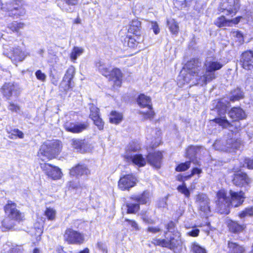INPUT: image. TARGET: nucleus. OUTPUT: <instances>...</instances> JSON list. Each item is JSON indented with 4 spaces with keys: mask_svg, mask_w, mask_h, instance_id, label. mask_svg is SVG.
Masks as SVG:
<instances>
[{
    "mask_svg": "<svg viewBox=\"0 0 253 253\" xmlns=\"http://www.w3.org/2000/svg\"><path fill=\"white\" fill-rule=\"evenodd\" d=\"M222 66L223 64H208L205 73L201 75L203 69L198 64H184L179 75L177 84L180 87L190 83L193 85H206L216 78L215 71L221 69Z\"/></svg>",
    "mask_w": 253,
    "mask_h": 253,
    "instance_id": "1",
    "label": "nucleus"
},
{
    "mask_svg": "<svg viewBox=\"0 0 253 253\" xmlns=\"http://www.w3.org/2000/svg\"><path fill=\"white\" fill-rule=\"evenodd\" d=\"M228 194L225 188L220 189L216 193L215 206L220 214H228L231 206L237 208L242 206L246 198L242 190L235 191L230 189Z\"/></svg>",
    "mask_w": 253,
    "mask_h": 253,
    "instance_id": "2",
    "label": "nucleus"
},
{
    "mask_svg": "<svg viewBox=\"0 0 253 253\" xmlns=\"http://www.w3.org/2000/svg\"><path fill=\"white\" fill-rule=\"evenodd\" d=\"M62 147V143L59 139L47 140L40 146L38 155L45 158L48 161L51 160L61 153Z\"/></svg>",
    "mask_w": 253,
    "mask_h": 253,
    "instance_id": "3",
    "label": "nucleus"
},
{
    "mask_svg": "<svg viewBox=\"0 0 253 253\" xmlns=\"http://www.w3.org/2000/svg\"><path fill=\"white\" fill-rule=\"evenodd\" d=\"M129 199L135 202L126 203L124 206L126 208L127 214H136L140 210V205H149L151 202V195L150 192L145 190L138 195H132Z\"/></svg>",
    "mask_w": 253,
    "mask_h": 253,
    "instance_id": "4",
    "label": "nucleus"
},
{
    "mask_svg": "<svg viewBox=\"0 0 253 253\" xmlns=\"http://www.w3.org/2000/svg\"><path fill=\"white\" fill-rule=\"evenodd\" d=\"M177 235L170 236L169 238L160 239L154 238L151 243L155 246H160L162 248H166L174 252L179 253L183 248V242L182 240L181 234L177 232Z\"/></svg>",
    "mask_w": 253,
    "mask_h": 253,
    "instance_id": "5",
    "label": "nucleus"
},
{
    "mask_svg": "<svg viewBox=\"0 0 253 253\" xmlns=\"http://www.w3.org/2000/svg\"><path fill=\"white\" fill-rule=\"evenodd\" d=\"M3 11L7 12V15L14 18H19L23 16L26 13V10L22 1L14 0L6 2L1 7Z\"/></svg>",
    "mask_w": 253,
    "mask_h": 253,
    "instance_id": "6",
    "label": "nucleus"
},
{
    "mask_svg": "<svg viewBox=\"0 0 253 253\" xmlns=\"http://www.w3.org/2000/svg\"><path fill=\"white\" fill-rule=\"evenodd\" d=\"M3 53L12 61L15 62H22L29 55V53L27 50L22 51L18 47L14 48L6 44L3 45Z\"/></svg>",
    "mask_w": 253,
    "mask_h": 253,
    "instance_id": "7",
    "label": "nucleus"
},
{
    "mask_svg": "<svg viewBox=\"0 0 253 253\" xmlns=\"http://www.w3.org/2000/svg\"><path fill=\"white\" fill-rule=\"evenodd\" d=\"M75 75V69L71 65L67 70L60 84V90L64 94L72 91L74 86L73 78Z\"/></svg>",
    "mask_w": 253,
    "mask_h": 253,
    "instance_id": "8",
    "label": "nucleus"
},
{
    "mask_svg": "<svg viewBox=\"0 0 253 253\" xmlns=\"http://www.w3.org/2000/svg\"><path fill=\"white\" fill-rule=\"evenodd\" d=\"M232 170L234 173L232 176L231 181L235 186L239 188L250 186L252 180L247 172L242 171L239 168H233Z\"/></svg>",
    "mask_w": 253,
    "mask_h": 253,
    "instance_id": "9",
    "label": "nucleus"
},
{
    "mask_svg": "<svg viewBox=\"0 0 253 253\" xmlns=\"http://www.w3.org/2000/svg\"><path fill=\"white\" fill-rule=\"evenodd\" d=\"M3 211L7 217L13 220L20 222L25 219L24 214L17 209V204L12 201H7L3 207Z\"/></svg>",
    "mask_w": 253,
    "mask_h": 253,
    "instance_id": "10",
    "label": "nucleus"
},
{
    "mask_svg": "<svg viewBox=\"0 0 253 253\" xmlns=\"http://www.w3.org/2000/svg\"><path fill=\"white\" fill-rule=\"evenodd\" d=\"M63 239L68 245H81L84 242V236L80 232L67 228L63 234Z\"/></svg>",
    "mask_w": 253,
    "mask_h": 253,
    "instance_id": "11",
    "label": "nucleus"
},
{
    "mask_svg": "<svg viewBox=\"0 0 253 253\" xmlns=\"http://www.w3.org/2000/svg\"><path fill=\"white\" fill-rule=\"evenodd\" d=\"M40 166L47 177L53 180H59L63 176L61 169L57 166L47 163L40 164Z\"/></svg>",
    "mask_w": 253,
    "mask_h": 253,
    "instance_id": "12",
    "label": "nucleus"
},
{
    "mask_svg": "<svg viewBox=\"0 0 253 253\" xmlns=\"http://www.w3.org/2000/svg\"><path fill=\"white\" fill-rule=\"evenodd\" d=\"M63 126L67 132L72 133H80L87 129L89 123L87 121L79 123L70 117L64 122Z\"/></svg>",
    "mask_w": 253,
    "mask_h": 253,
    "instance_id": "13",
    "label": "nucleus"
},
{
    "mask_svg": "<svg viewBox=\"0 0 253 253\" xmlns=\"http://www.w3.org/2000/svg\"><path fill=\"white\" fill-rule=\"evenodd\" d=\"M240 7L239 0H227V1L219 5L218 10L220 13H223L226 16L233 17L235 15Z\"/></svg>",
    "mask_w": 253,
    "mask_h": 253,
    "instance_id": "14",
    "label": "nucleus"
},
{
    "mask_svg": "<svg viewBox=\"0 0 253 253\" xmlns=\"http://www.w3.org/2000/svg\"><path fill=\"white\" fill-rule=\"evenodd\" d=\"M163 159V151L157 150L149 152L146 155L147 163L153 169H156L161 168Z\"/></svg>",
    "mask_w": 253,
    "mask_h": 253,
    "instance_id": "15",
    "label": "nucleus"
},
{
    "mask_svg": "<svg viewBox=\"0 0 253 253\" xmlns=\"http://www.w3.org/2000/svg\"><path fill=\"white\" fill-rule=\"evenodd\" d=\"M136 185V178L130 173L121 176L118 182V187L122 191H129Z\"/></svg>",
    "mask_w": 253,
    "mask_h": 253,
    "instance_id": "16",
    "label": "nucleus"
},
{
    "mask_svg": "<svg viewBox=\"0 0 253 253\" xmlns=\"http://www.w3.org/2000/svg\"><path fill=\"white\" fill-rule=\"evenodd\" d=\"M91 171L88 166L83 163H79L69 169V174L71 177L79 178L82 176H88Z\"/></svg>",
    "mask_w": 253,
    "mask_h": 253,
    "instance_id": "17",
    "label": "nucleus"
},
{
    "mask_svg": "<svg viewBox=\"0 0 253 253\" xmlns=\"http://www.w3.org/2000/svg\"><path fill=\"white\" fill-rule=\"evenodd\" d=\"M108 80L113 82L112 88L118 89L122 86L123 73L119 68H114L112 69V72H111Z\"/></svg>",
    "mask_w": 253,
    "mask_h": 253,
    "instance_id": "18",
    "label": "nucleus"
},
{
    "mask_svg": "<svg viewBox=\"0 0 253 253\" xmlns=\"http://www.w3.org/2000/svg\"><path fill=\"white\" fill-rule=\"evenodd\" d=\"M124 158L127 163H131L139 168L144 167L147 163L146 157H144L141 154H126Z\"/></svg>",
    "mask_w": 253,
    "mask_h": 253,
    "instance_id": "19",
    "label": "nucleus"
},
{
    "mask_svg": "<svg viewBox=\"0 0 253 253\" xmlns=\"http://www.w3.org/2000/svg\"><path fill=\"white\" fill-rule=\"evenodd\" d=\"M196 202L199 205V210L205 213L211 212L210 200L208 196L204 193H199L196 197Z\"/></svg>",
    "mask_w": 253,
    "mask_h": 253,
    "instance_id": "20",
    "label": "nucleus"
},
{
    "mask_svg": "<svg viewBox=\"0 0 253 253\" xmlns=\"http://www.w3.org/2000/svg\"><path fill=\"white\" fill-rule=\"evenodd\" d=\"M71 145L74 149L81 153L86 152L89 148L88 143L85 139L73 138Z\"/></svg>",
    "mask_w": 253,
    "mask_h": 253,
    "instance_id": "21",
    "label": "nucleus"
},
{
    "mask_svg": "<svg viewBox=\"0 0 253 253\" xmlns=\"http://www.w3.org/2000/svg\"><path fill=\"white\" fill-rule=\"evenodd\" d=\"M228 230L232 233L238 234L243 232L246 229V225L240 224L238 221L229 220L227 222Z\"/></svg>",
    "mask_w": 253,
    "mask_h": 253,
    "instance_id": "22",
    "label": "nucleus"
},
{
    "mask_svg": "<svg viewBox=\"0 0 253 253\" xmlns=\"http://www.w3.org/2000/svg\"><path fill=\"white\" fill-rule=\"evenodd\" d=\"M229 116L235 121L242 120L246 118L245 112L240 107L231 108L229 112Z\"/></svg>",
    "mask_w": 253,
    "mask_h": 253,
    "instance_id": "23",
    "label": "nucleus"
},
{
    "mask_svg": "<svg viewBox=\"0 0 253 253\" xmlns=\"http://www.w3.org/2000/svg\"><path fill=\"white\" fill-rule=\"evenodd\" d=\"M0 89L3 96L8 99L16 91L15 85L10 82L4 83Z\"/></svg>",
    "mask_w": 253,
    "mask_h": 253,
    "instance_id": "24",
    "label": "nucleus"
},
{
    "mask_svg": "<svg viewBox=\"0 0 253 253\" xmlns=\"http://www.w3.org/2000/svg\"><path fill=\"white\" fill-rule=\"evenodd\" d=\"M108 119L110 123L118 125L124 120V115L117 110H111L108 114Z\"/></svg>",
    "mask_w": 253,
    "mask_h": 253,
    "instance_id": "25",
    "label": "nucleus"
},
{
    "mask_svg": "<svg viewBox=\"0 0 253 253\" xmlns=\"http://www.w3.org/2000/svg\"><path fill=\"white\" fill-rule=\"evenodd\" d=\"M136 102L141 108H145L148 106L151 108V105H152L151 97L144 93H140L138 95L136 98Z\"/></svg>",
    "mask_w": 253,
    "mask_h": 253,
    "instance_id": "26",
    "label": "nucleus"
},
{
    "mask_svg": "<svg viewBox=\"0 0 253 253\" xmlns=\"http://www.w3.org/2000/svg\"><path fill=\"white\" fill-rule=\"evenodd\" d=\"M141 22L137 19H133L130 22L128 32L132 34L138 38L141 35Z\"/></svg>",
    "mask_w": 253,
    "mask_h": 253,
    "instance_id": "27",
    "label": "nucleus"
},
{
    "mask_svg": "<svg viewBox=\"0 0 253 253\" xmlns=\"http://www.w3.org/2000/svg\"><path fill=\"white\" fill-rule=\"evenodd\" d=\"M227 247L232 253H245L246 250L243 245L231 240L227 241Z\"/></svg>",
    "mask_w": 253,
    "mask_h": 253,
    "instance_id": "28",
    "label": "nucleus"
},
{
    "mask_svg": "<svg viewBox=\"0 0 253 253\" xmlns=\"http://www.w3.org/2000/svg\"><path fill=\"white\" fill-rule=\"evenodd\" d=\"M140 36H138L137 38L134 35L133 36L127 35L125 39L124 45L125 46H127L130 48H133L140 42Z\"/></svg>",
    "mask_w": 253,
    "mask_h": 253,
    "instance_id": "29",
    "label": "nucleus"
},
{
    "mask_svg": "<svg viewBox=\"0 0 253 253\" xmlns=\"http://www.w3.org/2000/svg\"><path fill=\"white\" fill-rule=\"evenodd\" d=\"M231 36L237 45H241L244 42L243 34L239 31L232 30L231 32Z\"/></svg>",
    "mask_w": 253,
    "mask_h": 253,
    "instance_id": "30",
    "label": "nucleus"
},
{
    "mask_svg": "<svg viewBox=\"0 0 253 253\" xmlns=\"http://www.w3.org/2000/svg\"><path fill=\"white\" fill-rule=\"evenodd\" d=\"M251 41L253 42V39ZM240 62L242 63H253V51L247 50L243 52L241 56Z\"/></svg>",
    "mask_w": 253,
    "mask_h": 253,
    "instance_id": "31",
    "label": "nucleus"
},
{
    "mask_svg": "<svg viewBox=\"0 0 253 253\" xmlns=\"http://www.w3.org/2000/svg\"><path fill=\"white\" fill-rule=\"evenodd\" d=\"M197 154V149L195 146L190 145L188 146L185 151L184 156L188 159L191 162L196 158Z\"/></svg>",
    "mask_w": 253,
    "mask_h": 253,
    "instance_id": "32",
    "label": "nucleus"
},
{
    "mask_svg": "<svg viewBox=\"0 0 253 253\" xmlns=\"http://www.w3.org/2000/svg\"><path fill=\"white\" fill-rule=\"evenodd\" d=\"M216 124L221 126L222 128H227L232 126L230 122L226 119V117H217L211 120Z\"/></svg>",
    "mask_w": 253,
    "mask_h": 253,
    "instance_id": "33",
    "label": "nucleus"
},
{
    "mask_svg": "<svg viewBox=\"0 0 253 253\" xmlns=\"http://www.w3.org/2000/svg\"><path fill=\"white\" fill-rule=\"evenodd\" d=\"M141 220L146 224H154L155 223V220L151 218L149 215L148 210H143L140 213Z\"/></svg>",
    "mask_w": 253,
    "mask_h": 253,
    "instance_id": "34",
    "label": "nucleus"
},
{
    "mask_svg": "<svg viewBox=\"0 0 253 253\" xmlns=\"http://www.w3.org/2000/svg\"><path fill=\"white\" fill-rule=\"evenodd\" d=\"M214 24L219 28L230 26L231 21L225 18L222 15L218 17L214 22Z\"/></svg>",
    "mask_w": 253,
    "mask_h": 253,
    "instance_id": "35",
    "label": "nucleus"
},
{
    "mask_svg": "<svg viewBox=\"0 0 253 253\" xmlns=\"http://www.w3.org/2000/svg\"><path fill=\"white\" fill-rule=\"evenodd\" d=\"M146 108L148 109L147 111H141L139 113L143 116L144 120H152L155 116V112L153 109V105H151V108L149 106Z\"/></svg>",
    "mask_w": 253,
    "mask_h": 253,
    "instance_id": "36",
    "label": "nucleus"
},
{
    "mask_svg": "<svg viewBox=\"0 0 253 253\" xmlns=\"http://www.w3.org/2000/svg\"><path fill=\"white\" fill-rule=\"evenodd\" d=\"M43 214L48 220L53 221L56 218V211L53 208L47 207L45 208Z\"/></svg>",
    "mask_w": 253,
    "mask_h": 253,
    "instance_id": "37",
    "label": "nucleus"
},
{
    "mask_svg": "<svg viewBox=\"0 0 253 253\" xmlns=\"http://www.w3.org/2000/svg\"><path fill=\"white\" fill-rule=\"evenodd\" d=\"M84 51V49L83 47L74 46L70 55L72 62H75L77 58L83 53Z\"/></svg>",
    "mask_w": 253,
    "mask_h": 253,
    "instance_id": "38",
    "label": "nucleus"
},
{
    "mask_svg": "<svg viewBox=\"0 0 253 253\" xmlns=\"http://www.w3.org/2000/svg\"><path fill=\"white\" fill-rule=\"evenodd\" d=\"M25 26L23 22H14L9 24L7 27L13 32L19 33L20 30L24 29Z\"/></svg>",
    "mask_w": 253,
    "mask_h": 253,
    "instance_id": "39",
    "label": "nucleus"
},
{
    "mask_svg": "<svg viewBox=\"0 0 253 253\" xmlns=\"http://www.w3.org/2000/svg\"><path fill=\"white\" fill-rule=\"evenodd\" d=\"M167 24L171 33L173 34H177L178 33L179 31L178 25L173 19H168Z\"/></svg>",
    "mask_w": 253,
    "mask_h": 253,
    "instance_id": "40",
    "label": "nucleus"
},
{
    "mask_svg": "<svg viewBox=\"0 0 253 253\" xmlns=\"http://www.w3.org/2000/svg\"><path fill=\"white\" fill-rule=\"evenodd\" d=\"M191 164V161L180 163L176 166L175 170L179 172L186 171L190 168Z\"/></svg>",
    "mask_w": 253,
    "mask_h": 253,
    "instance_id": "41",
    "label": "nucleus"
},
{
    "mask_svg": "<svg viewBox=\"0 0 253 253\" xmlns=\"http://www.w3.org/2000/svg\"><path fill=\"white\" fill-rule=\"evenodd\" d=\"M9 138L10 139H16L19 138L22 139L24 137L23 132L18 128H14L8 132Z\"/></svg>",
    "mask_w": 253,
    "mask_h": 253,
    "instance_id": "42",
    "label": "nucleus"
},
{
    "mask_svg": "<svg viewBox=\"0 0 253 253\" xmlns=\"http://www.w3.org/2000/svg\"><path fill=\"white\" fill-rule=\"evenodd\" d=\"M89 118L91 120L100 116L99 109L94 105L91 104L89 107Z\"/></svg>",
    "mask_w": 253,
    "mask_h": 253,
    "instance_id": "43",
    "label": "nucleus"
},
{
    "mask_svg": "<svg viewBox=\"0 0 253 253\" xmlns=\"http://www.w3.org/2000/svg\"><path fill=\"white\" fill-rule=\"evenodd\" d=\"M240 218H244L246 216H253V206H249L245 208L243 210L238 213Z\"/></svg>",
    "mask_w": 253,
    "mask_h": 253,
    "instance_id": "44",
    "label": "nucleus"
},
{
    "mask_svg": "<svg viewBox=\"0 0 253 253\" xmlns=\"http://www.w3.org/2000/svg\"><path fill=\"white\" fill-rule=\"evenodd\" d=\"M176 189L179 193L184 195L186 198H189L190 197V191L189 188H187L186 183H182L179 185Z\"/></svg>",
    "mask_w": 253,
    "mask_h": 253,
    "instance_id": "45",
    "label": "nucleus"
},
{
    "mask_svg": "<svg viewBox=\"0 0 253 253\" xmlns=\"http://www.w3.org/2000/svg\"><path fill=\"white\" fill-rule=\"evenodd\" d=\"M12 220V219H11V218L9 217L3 218L1 221V227L5 230H9L11 229L14 225L11 221Z\"/></svg>",
    "mask_w": 253,
    "mask_h": 253,
    "instance_id": "46",
    "label": "nucleus"
},
{
    "mask_svg": "<svg viewBox=\"0 0 253 253\" xmlns=\"http://www.w3.org/2000/svg\"><path fill=\"white\" fill-rule=\"evenodd\" d=\"M191 251L193 253H207L206 249L196 242L192 243Z\"/></svg>",
    "mask_w": 253,
    "mask_h": 253,
    "instance_id": "47",
    "label": "nucleus"
},
{
    "mask_svg": "<svg viewBox=\"0 0 253 253\" xmlns=\"http://www.w3.org/2000/svg\"><path fill=\"white\" fill-rule=\"evenodd\" d=\"M93 124L96 126L99 130H103L104 128L105 123L101 117H97L92 120Z\"/></svg>",
    "mask_w": 253,
    "mask_h": 253,
    "instance_id": "48",
    "label": "nucleus"
},
{
    "mask_svg": "<svg viewBox=\"0 0 253 253\" xmlns=\"http://www.w3.org/2000/svg\"><path fill=\"white\" fill-rule=\"evenodd\" d=\"M124 221L127 223V225H129L135 231H138L140 229L139 225L137 222L134 219H130L128 218H125Z\"/></svg>",
    "mask_w": 253,
    "mask_h": 253,
    "instance_id": "49",
    "label": "nucleus"
},
{
    "mask_svg": "<svg viewBox=\"0 0 253 253\" xmlns=\"http://www.w3.org/2000/svg\"><path fill=\"white\" fill-rule=\"evenodd\" d=\"M176 223L172 220L169 221L166 225V231L165 232L164 234L166 235L169 231L174 230L176 228Z\"/></svg>",
    "mask_w": 253,
    "mask_h": 253,
    "instance_id": "50",
    "label": "nucleus"
},
{
    "mask_svg": "<svg viewBox=\"0 0 253 253\" xmlns=\"http://www.w3.org/2000/svg\"><path fill=\"white\" fill-rule=\"evenodd\" d=\"M190 178V175L189 174L184 175L183 174L179 173L176 176V180L182 183H185V181Z\"/></svg>",
    "mask_w": 253,
    "mask_h": 253,
    "instance_id": "51",
    "label": "nucleus"
},
{
    "mask_svg": "<svg viewBox=\"0 0 253 253\" xmlns=\"http://www.w3.org/2000/svg\"><path fill=\"white\" fill-rule=\"evenodd\" d=\"M244 93L242 91H240L236 94L233 95L230 97L229 100L231 102H235L236 101H238L240 99H242L244 98Z\"/></svg>",
    "mask_w": 253,
    "mask_h": 253,
    "instance_id": "52",
    "label": "nucleus"
},
{
    "mask_svg": "<svg viewBox=\"0 0 253 253\" xmlns=\"http://www.w3.org/2000/svg\"><path fill=\"white\" fill-rule=\"evenodd\" d=\"M37 224V223H36L34 224V228L36 230V231L39 234L38 236L36 238V240H37V242H39L41 240V236L43 233V226L41 225L40 226H36Z\"/></svg>",
    "mask_w": 253,
    "mask_h": 253,
    "instance_id": "53",
    "label": "nucleus"
},
{
    "mask_svg": "<svg viewBox=\"0 0 253 253\" xmlns=\"http://www.w3.org/2000/svg\"><path fill=\"white\" fill-rule=\"evenodd\" d=\"M244 163L248 169H253V157L245 158Z\"/></svg>",
    "mask_w": 253,
    "mask_h": 253,
    "instance_id": "54",
    "label": "nucleus"
},
{
    "mask_svg": "<svg viewBox=\"0 0 253 253\" xmlns=\"http://www.w3.org/2000/svg\"><path fill=\"white\" fill-rule=\"evenodd\" d=\"M96 247L102 252V253H108V250L105 245L102 242H97L96 243Z\"/></svg>",
    "mask_w": 253,
    "mask_h": 253,
    "instance_id": "55",
    "label": "nucleus"
},
{
    "mask_svg": "<svg viewBox=\"0 0 253 253\" xmlns=\"http://www.w3.org/2000/svg\"><path fill=\"white\" fill-rule=\"evenodd\" d=\"M146 230L147 232L153 234H156L161 231V229L158 226H148Z\"/></svg>",
    "mask_w": 253,
    "mask_h": 253,
    "instance_id": "56",
    "label": "nucleus"
},
{
    "mask_svg": "<svg viewBox=\"0 0 253 253\" xmlns=\"http://www.w3.org/2000/svg\"><path fill=\"white\" fill-rule=\"evenodd\" d=\"M35 75L38 80L42 82H44L45 81L46 76L44 73H42L41 70H37L35 73Z\"/></svg>",
    "mask_w": 253,
    "mask_h": 253,
    "instance_id": "57",
    "label": "nucleus"
},
{
    "mask_svg": "<svg viewBox=\"0 0 253 253\" xmlns=\"http://www.w3.org/2000/svg\"><path fill=\"white\" fill-rule=\"evenodd\" d=\"M8 109L12 112H17L19 110L20 107L18 105L14 104L12 102H10L9 104Z\"/></svg>",
    "mask_w": 253,
    "mask_h": 253,
    "instance_id": "58",
    "label": "nucleus"
},
{
    "mask_svg": "<svg viewBox=\"0 0 253 253\" xmlns=\"http://www.w3.org/2000/svg\"><path fill=\"white\" fill-rule=\"evenodd\" d=\"M100 73L105 77H109L111 72H112V70H110L109 68L106 67H102L99 69Z\"/></svg>",
    "mask_w": 253,
    "mask_h": 253,
    "instance_id": "59",
    "label": "nucleus"
},
{
    "mask_svg": "<svg viewBox=\"0 0 253 253\" xmlns=\"http://www.w3.org/2000/svg\"><path fill=\"white\" fill-rule=\"evenodd\" d=\"M200 230L198 228H194L187 233V235L192 237H197L199 235Z\"/></svg>",
    "mask_w": 253,
    "mask_h": 253,
    "instance_id": "60",
    "label": "nucleus"
},
{
    "mask_svg": "<svg viewBox=\"0 0 253 253\" xmlns=\"http://www.w3.org/2000/svg\"><path fill=\"white\" fill-rule=\"evenodd\" d=\"M202 172L201 169L198 168H193L191 170V173L189 174L190 178L195 174H200Z\"/></svg>",
    "mask_w": 253,
    "mask_h": 253,
    "instance_id": "61",
    "label": "nucleus"
},
{
    "mask_svg": "<svg viewBox=\"0 0 253 253\" xmlns=\"http://www.w3.org/2000/svg\"><path fill=\"white\" fill-rule=\"evenodd\" d=\"M151 26L154 33L156 35L158 34L160 32V29L159 28L157 23L156 22L152 21L151 22Z\"/></svg>",
    "mask_w": 253,
    "mask_h": 253,
    "instance_id": "62",
    "label": "nucleus"
},
{
    "mask_svg": "<svg viewBox=\"0 0 253 253\" xmlns=\"http://www.w3.org/2000/svg\"><path fill=\"white\" fill-rule=\"evenodd\" d=\"M68 187L69 189H76L79 187L78 185L73 181H71L68 182Z\"/></svg>",
    "mask_w": 253,
    "mask_h": 253,
    "instance_id": "63",
    "label": "nucleus"
},
{
    "mask_svg": "<svg viewBox=\"0 0 253 253\" xmlns=\"http://www.w3.org/2000/svg\"><path fill=\"white\" fill-rule=\"evenodd\" d=\"M69 5H75L78 2L79 0H63Z\"/></svg>",
    "mask_w": 253,
    "mask_h": 253,
    "instance_id": "64",
    "label": "nucleus"
}]
</instances>
